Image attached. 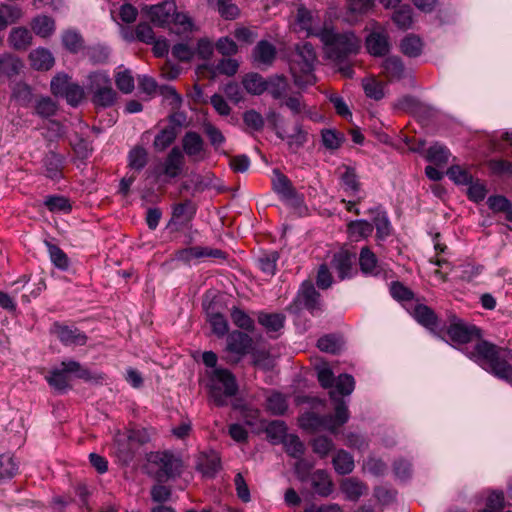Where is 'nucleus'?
<instances>
[{
	"mask_svg": "<svg viewBox=\"0 0 512 512\" xmlns=\"http://www.w3.org/2000/svg\"><path fill=\"white\" fill-rule=\"evenodd\" d=\"M318 38L323 44L326 56L338 65L345 64L340 67V72L345 77H352L353 69L346 62L351 55L358 53L360 39L351 31L338 33L328 25L323 26Z\"/></svg>",
	"mask_w": 512,
	"mask_h": 512,
	"instance_id": "nucleus-1",
	"label": "nucleus"
},
{
	"mask_svg": "<svg viewBox=\"0 0 512 512\" xmlns=\"http://www.w3.org/2000/svg\"><path fill=\"white\" fill-rule=\"evenodd\" d=\"M463 352L468 358L496 377L507 371L505 364L512 359L511 349L497 346L481 338L474 344L465 346Z\"/></svg>",
	"mask_w": 512,
	"mask_h": 512,
	"instance_id": "nucleus-2",
	"label": "nucleus"
},
{
	"mask_svg": "<svg viewBox=\"0 0 512 512\" xmlns=\"http://www.w3.org/2000/svg\"><path fill=\"white\" fill-rule=\"evenodd\" d=\"M316 60V52L311 43L303 42L296 45L289 68L293 82L298 88L305 89L316 83L317 79L314 75Z\"/></svg>",
	"mask_w": 512,
	"mask_h": 512,
	"instance_id": "nucleus-3",
	"label": "nucleus"
},
{
	"mask_svg": "<svg viewBox=\"0 0 512 512\" xmlns=\"http://www.w3.org/2000/svg\"><path fill=\"white\" fill-rule=\"evenodd\" d=\"M331 400L335 402V415H319L315 412H305L299 418L301 428L310 431L328 430L335 433L337 428L349 420V410L346 402L335 397V391L329 392Z\"/></svg>",
	"mask_w": 512,
	"mask_h": 512,
	"instance_id": "nucleus-4",
	"label": "nucleus"
},
{
	"mask_svg": "<svg viewBox=\"0 0 512 512\" xmlns=\"http://www.w3.org/2000/svg\"><path fill=\"white\" fill-rule=\"evenodd\" d=\"M209 397L218 407L225 406L227 399L238 392V384L234 374L226 368H215L206 373Z\"/></svg>",
	"mask_w": 512,
	"mask_h": 512,
	"instance_id": "nucleus-5",
	"label": "nucleus"
},
{
	"mask_svg": "<svg viewBox=\"0 0 512 512\" xmlns=\"http://www.w3.org/2000/svg\"><path fill=\"white\" fill-rule=\"evenodd\" d=\"M304 309L313 316H317L323 311L321 295L308 281L302 283L295 298L286 308L292 314H299Z\"/></svg>",
	"mask_w": 512,
	"mask_h": 512,
	"instance_id": "nucleus-6",
	"label": "nucleus"
},
{
	"mask_svg": "<svg viewBox=\"0 0 512 512\" xmlns=\"http://www.w3.org/2000/svg\"><path fill=\"white\" fill-rule=\"evenodd\" d=\"M253 345V338L247 333L240 330L230 332L226 337L225 351L229 354L226 362L232 365L238 364L251 352Z\"/></svg>",
	"mask_w": 512,
	"mask_h": 512,
	"instance_id": "nucleus-7",
	"label": "nucleus"
},
{
	"mask_svg": "<svg viewBox=\"0 0 512 512\" xmlns=\"http://www.w3.org/2000/svg\"><path fill=\"white\" fill-rule=\"evenodd\" d=\"M317 378L320 385L323 388H332L335 382V397L340 399L338 396L350 395L355 388V381L352 375L350 374H340L337 379H335L334 374L330 368L324 367L318 370Z\"/></svg>",
	"mask_w": 512,
	"mask_h": 512,
	"instance_id": "nucleus-8",
	"label": "nucleus"
},
{
	"mask_svg": "<svg viewBox=\"0 0 512 512\" xmlns=\"http://www.w3.org/2000/svg\"><path fill=\"white\" fill-rule=\"evenodd\" d=\"M205 258L226 260L227 253L221 249L206 246L187 247L175 252V259L188 266L200 263Z\"/></svg>",
	"mask_w": 512,
	"mask_h": 512,
	"instance_id": "nucleus-9",
	"label": "nucleus"
},
{
	"mask_svg": "<svg viewBox=\"0 0 512 512\" xmlns=\"http://www.w3.org/2000/svg\"><path fill=\"white\" fill-rule=\"evenodd\" d=\"M447 335L453 342L469 346L468 344L472 341L476 340L477 342L482 338V331L476 325L454 317L447 328Z\"/></svg>",
	"mask_w": 512,
	"mask_h": 512,
	"instance_id": "nucleus-10",
	"label": "nucleus"
},
{
	"mask_svg": "<svg viewBox=\"0 0 512 512\" xmlns=\"http://www.w3.org/2000/svg\"><path fill=\"white\" fill-rule=\"evenodd\" d=\"M50 333L64 346H84L88 341V336L83 331L60 322L53 323Z\"/></svg>",
	"mask_w": 512,
	"mask_h": 512,
	"instance_id": "nucleus-11",
	"label": "nucleus"
},
{
	"mask_svg": "<svg viewBox=\"0 0 512 512\" xmlns=\"http://www.w3.org/2000/svg\"><path fill=\"white\" fill-rule=\"evenodd\" d=\"M184 165V154L179 147L175 146L169 151L162 165L155 168L154 175L157 178L164 175L167 178L174 179L182 174Z\"/></svg>",
	"mask_w": 512,
	"mask_h": 512,
	"instance_id": "nucleus-12",
	"label": "nucleus"
},
{
	"mask_svg": "<svg viewBox=\"0 0 512 512\" xmlns=\"http://www.w3.org/2000/svg\"><path fill=\"white\" fill-rule=\"evenodd\" d=\"M406 309L418 324L430 332L436 333L440 327V320L431 307L416 301L408 304Z\"/></svg>",
	"mask_w": 512,
	"mask_h": 512,
	"instance_id": "nucleus-13",
	"label": "nucleus"
},
{
	"mask_svg": "<svg viewBox=\"0 0 512 512\" xmlns=\"http://www.w3.org/2000/svg\"><path fill=\"white\" fill-rule=\"evenodd\" d=\"M65 163L64 155L49 150L41 159V174L51 181L59 182L64 178Z\"/></svg>",
	"mask_w": 512,
	"mask_h": 512,
	"instance_id": "nucleus-14",
	"label": "nucleus"
},
{
	"mask_svg": "<svg viewBox=\"0 0 512 512\" xmlns=\"http://www.w3.org/2000/svg\"><path fill=\"white\" fill-rule=\"evenodd\" d=\"M355 260V254L347 250H340L333 254L330 266L336 272L340 281L350 279L357 274V270L354 267Z\"/></svg>",
	"mask_w": 512,
	"mask_h": 512,
	"instance_id": "nucleus-15",
	"label": "nucleus"
},
{
	"mask_svg": "<svg viewBox=\"0 0 512 512\" xmlns=\"http://www.w3.org/2000/svg\"><path fill=\"white\" fill-rule=\"evenodd\" d=\"M150 461L159 467L158 476L174 478L181 473L182 461L170 452L152 454Z\"/></svg>",
	"mask_w": 512,
	"mask_h": 512,
	"instance_id": "nucleus-16",
	"label": "nucleus"
},
{
	"mask_svg": "<svg viewBox=\"0 0 512 512\" xmlns=\"http://www.w3.org/2000/svg\"><path fill=\"white\" fill-rule=\"evenodd\" d=\"M176 11V4L173 1H164L157 5L146 7V13L151 22L165 28L171 24V19Z\"/></svg>",
	"mask_w": 512,
	"mask_h": 512,
	"instance_id": "nucleus-17",
	"label": "nucleus"
},
{
	"mask_svg": "<svg viewBox=\"0 0 512 512\" xmlns=\"http://www.w3.org/2000/svg\"><path fill=\"white\" fill-rule=\"evenodd\" d=\"M371 215L373 228H376V239L379 241L386 240L391 236L393 227L389 219L387 211L382 205L372 207L368 210Z\"/></svg>",
	"mask_w": 512,
	"mask_h": 512,
	"instance_id": "nucleus-18",
	"label": "nucleus"
},
{
	"mask_svg": "<svg viewBox=\"0 0 512 512\" xmlns=\"http://www.w3.org/2000/svg\"><path fill=\"white\" fill-rule=\"evenodd\" d=\"M322 28L317 25L316 19L310 10L304 6L298 8L294 24L296 32H303L306 37L316 36L318 38V33L322 31Z\"/></svg>",
	"mask_w": 512,
	"mask_h": 512,
	"instance_id": "nucleus-19",
	"label": "nucleus"
},
{
	"mask_svg": "<svg viewBox=\"0 0 512 512\" xmlns=\"http://www.w3.org/2000/svg\"><path fill=\"white\" fill-rule=\"evenodd\" d=\"M196 469L204 477L213 478L221 469V459L217 452H201L196 461Z\"/></svg>",
	"mask_w": 512,
	"mask_h": 512,
	"instance_id": "nucleus-20",
	"label": "nucleus"
},
{
	"mask_svg": "<svg viewBox=\"0 0 512 512\" xmlns=\"http://www.w3.org/2000/svg\"><path fill=\"white\" fill-rule=\"evenodd\" d=\"M359 267L365 276L377 277L382 274L383 268L376 254L368 247H362L359 253Z\"/></svg>",
	"mask_w": 512,
	"mask_h": 512,
	"instance_id": "nucleus-21",
	"label": "nucleus"
},
{
	"mask_svg": "<svg viewBox=\"0 0 512 512\" xmlns=\"http://www.w3.org/2000/svg\"><path fill=\"white\" fill-rule=\"evenodd\" d=\"M286 317L282 313H268L260 311L257 313L258 323L265 329L270 337L272 333H277L283 329Z\"/></svg>",
	"mask_w": 512,
	"mask_h": 512,
	"instance_id": "nucleus-22",
	"label": "nucleus"
},
{
	"mask_svg": "<svg viewBox=\"0 0 512 512\" xmlns=\"http://www.w3.org/2000/svg\"><path fill=\"white\" fill-rule=\"evenodd\" d=\"M367 51L373 56H383L389 52L388 36L383 31H374L366 38Z\"/></svg>",
	"mask_w": 512,
	"mask_h": 512,
	"instance_id": "nucleus-23",
	"label": "nucleus"
},
{
	"mask_svg": "<svg viewBox=\"0 0 512 512\" xmlns=\"http://www.w3.org/2000/svg\"><path fill=\"white\" fill-rule=\"evenodd\" d=\"M281 107H286L290 110L293 116H300L304 114L313 119L310 107L305 103L303 95L300 92H295L287 95L280 103Z\"/></svg>",
	"mask_w": 512,
	"mask_h": 512,
	"instance_id": "nucleus-24",
	"label": "nucleus"
},
{
	"mask_svg": "<svg viewBox=\"0 0 512 512\" xmlns=\"http://www.w3.org/2000/svg\"><path fill=\"white\" fill-rule=\"evenodd\" d=\"M197 212V205L190 199L175 204L172 208V218L170 223L176 221L180 224H188L193 220Z\"/></svg>",
	"mask_w": 512,
	"mask_h": 512,
	"instance_id": "nucleus-25",
	"label": "nucleus"
},
{
	"mask_svg": "<svg viewBox=\"0 0 512 512\" xmlns=\"http://www.w3.org/2000/svg\"><path fill=\"white\" fill-rule=\"evenodd\" d=\"M268 94L279 103L288 95L290 84L288 79L283 75H273L267 78Z\"/></svg>",
	"mask_w": 512,
	"mask_h": 512,
	"instance_id": "nucleus-26",
	"label": "nucleus"
},
{
	"mask_svg": "<svg viewBox=\"0 0 512 512\" xmlns=\"http://www.w3.org/2000/svg\"><path fill=\"white\" fill-rule=\"evenodd\" d=\"M207 322L210 324L212 332L218 337L222 338L228 335L229 324L226 317L214 311L213 305L210 303L205 307Z\"/></svg>",
	"mask_w": 512,
	"mask_h": 512,
	"instance_id": "nucleus-27",
	"label": "nucleus"
},
{
	"mask_svg": "<svg viewBox=\"0 0 512 512\" xmlns=\"http://www.w3.org/2000/svg\"><path fill=\"white\" fill-rule=\"evenodd\" d=\"M29 61L35 70L47 71L53 67L55 59L48 49L39 47L30 52Z\"/></svg>",
	"mask_w": 512,
	"mask_h": 512,
	"instance_id": "nucleus-28",
	"label": "nucleus"
},
{
	"mask_svg": "<svg viewBox=\"0 0 512 512\" xmlns=\"http://www.w3.org/2000/svg\"><path fill=\"white\" fill-rule=\"evenodd\" d=\"M61 369L65 371L66 375L74 374L77 378L85 380V381H102L104 380L103 374H98L97 376H93L90 370L84 368L78 361L75 360H65L61 362Z\"/></svg>",
	"mask_w": 512,
	"mask_h": 512,
	"instance_id": "nucleus-29",
	"label": "nucleus"
},
{
	"mask_svg": "<svg viewBox=\"0 0 512 512\" xmlns=\"http://www.w3.org/2000/svg\"><path fill=\"white\" fill-rule=\"evenodd\" d=\"M275 57V46L266 40L259 41L253 49V59L258 65L263 64L269 66L273 63Z\"/></svg>",
	"mask_w": 512,
	"mask_h": 512,
	"instance_id": "nucleus-30",
	"label": "nucleus"
},
{
	"mask_svg": "<svg viewBox=\"0 0 512 512\" xmlns=\"http://www.w3.org/2000/svg\"><path fill=\"white\" fill-rule=\"evenodd\" d=\"M311 485L314 491L322 497L329 496L333 491V483L329 474L322 469L311 474Z\"/></svg>",
	"mask_w": 512,
	"mask_h": 512,
	"instance_id": "nucleus-31",
	"label": "nucleus"
},
{
	"mask_svg": "<svg viewBox=\"0 0 512 512\" xmlns=\"http://www.w3.org/2000/svg\"><path fill=\"white\" fill-rule=\"evenodd\" d=\"M182 147L186 155L197 160L204 149V141L197 132L188 131L183 136Z\"/></svg>",
	"mask_w": 512,
	"mask_h": 512,
	"instance_id": "nucleus-32",
	"label": "nucleus"
},
{
	"mask_svg": "<svg viewBox=\"0 0 512 512\" xmlns=\"http://www.w3.org/2000/svg\"><path fill=\"white\" fill-rule=\"evenodd\" d=\"M343 169L340 176L341 185L348 196H356L361 189L356 170L350 166H344Z\"/></svg>",
	"mask_w": 512,
	"mask_h": 512,
	"instance_id": "nucleus-33",
	"label": "nucleus"
},
{
	"mask_svg": "<svg viewBox=\"0 0 512 512\" xmlns=\"http://www.w3.org/2000/svg\"><path fill=\"white\" fill-rule=\"evenodd\" d=\"M8 42L16 50H26L32 43V34L25 27H16L10 31Z\"/></svg>",
	"mask_w": 512,
	"mask_h": 512,
	"instance_id": "nucleus-34",
	"label": "nucleus"
},
{
	"mask_svg": "<svg viewBox=\"0 0 512 512\" xmlns=\"http://www.w3.org/2000/svg\"><path fill=\"white\" fill-rule=\"evenodd\" d=\"M273 174L272 189L279 196L280 200L283 201L292 194L295 188L293 187L291 180L279 170L275 169Z\"/></svg>",
	"mask_w": 512,
	"mask_h": 512,
	"instance_id": "nucleus-35",
	"label": "nucleus"
},
{
	"mask_svg": "<svg viewBox=\"0 0 512 512\" xmlns=\"http://www.w3.org/2000/svg\"><path fill=\"white\" fill-rule=\"evenodd\" d=\"M115 446L117 456L122 462L129 463L130 461H132L136 448L134 444L127 438L126 434H116Z\"/></svg>",
	"mask_w": 512,
	"mask_h": 512,
	"instance_id": "nucleus-36",
	"label": "nucleus"
},
{
	"mask_svg": "<svg viewBox=\"0 0 512 512\" xmlns=\"http://www.w3.org/2000/svg\"><path fill=\"white\" fill-rule=\"evenodd\" d=\"M383 74L390 80H400L405 73V67L399 57L391 56L386 58L382 64Z\"/></svg>",
	"mask_w": 512,
	"mask_h": 512,
	"instance_id": "nucleus-37",
	"label": "nucleus"
},
{
	"mask_svg": "<svg viewBox=\"0 0 512 512\" xmlns=\"http://www.w3.org/2000/svg\"><path fill=\"white\" fill-rule=\"evenodd\" d=\"M49 258L52 264L61 271H67L70 266V260L67 254L56 244L50 241H44Z\"/></svg>",
	"mask_w": 512,
	"mask_h": 512,
	"instance_id": "nucleus-38",
	"label": "nucleus"
},
{
	"mask_svg": "<svg viewBox=\"0 0 512 512\" xmlns=\"http://www.w3.org/2000/svg\"><path fill=\"white\" fill-rule=\"evenodd\" d=\"M332 463L335 471L339 475L350 474L355 467L353 456L343 449H340L336 452L332 459Z\"/></svg>",
	"mask_w": 512,
	"mask_h": 512,
	"instance_id": "nucleus-39",
	"label": "nucleus"
},
{
	"mask_svg": "<svg viewBox=\"0 0 512 512\" xmlns=\"http://www.w3.org/2000/svg\"><path fill=\"white\" fill-rule=\"evenodd\" d=\"M400 50L407 57H418L422 53L423 42L419 36L415 34H408L401 40Z\"/></svg>",
	"mask_w": 512,
	"mask_h": 512,
	"instance_id": "nucleus-40",
	"label": "nucleus"
},
{
	"mask_svg": "<svg viewBox=\"0 0 512 512\" xmlns=\"http://www.w3.org/2000/svg\"><path fill=\"white\" fill-rule=\"evenodd\" d=\"M267 79L258 73H248L242 79L245 90L252 95H261L267 89Z\"/></svg>",
	"mask_w": 512,
	"mask_h": 512,
	"instance_id": "nucleus-41",
	"label": "nucleus"
},
{
	"mask_svg": "<svg viewBox=\"0 0 512 512\" xmlns=\"http://www.w3.org/2000/svg\"><path fill=\"white\" fill-rule=\"evenodd\" d=\"M171 23L174 26L171 28V31L177 35H186L195 30L192 18L183 12L175 11V14L171 19Z\"/></svg>",
	"mask_w": 512,
	"mask_h": 512,
	"instance_id": "nucleus-42",
	"label": "nucleus"
},
{
	"mask_svg": "<svg viewBox=\"0 0 512 512\" xmlns=\"http://www.w3.org/2000/svg\"><path fill=\"white\" fill-rule=\"evenodd\" d=\"M340 487L346 498L351 501H357L367 489L363 482L355 478L343 480Z\"/></svg>",
	"mask_w": 512,
	"mask_h": 512,
	"instance_id": "nucleus-43",
	"label": "nucleus"
},
{
	"mask_svg": "<svg viewBox=\"0 0 512 512\" xmlns=\"http://www.w3.org/2000/svg\"><path fill=\"white\" fill-rule=\"evenodd\" d=\"M276 135L286 140L287 144L292 149H299L307 142V132L304 131L302 124L297 120L294 126V133L290 135H284L282 132L277 131Z\"/></svg>",
	"mask_w": 512,
	"mask_h": 512,
	"instance_id": "nucleus-44",
	"label": "nucleus"
},
{
	"mask_svg": "<svg viewBox=\"0 0 512 512\" xmlns=\"http://www.w3.org/2000/svg\"><path fill=\"white\" fill-rule=\"evenodd\" d=\"M128 167L136 172L142 171L148 163V152L142 146H135L128 153Z\"/></svg>",
	"mask_w": 512,
	"mask_h": 512,
	"instance_id": "nucleus-45",
	"label": "nucleus"
},
{
	"mask_svg": "<svg viewBox=\"0 0 512 512\" xmlns=\"http://www.w3.org/2000/svg\"><path fill=\"white\" fill-rule=\"evenodd\" d=\"M344 345L341 336L336 334H326L318 339L317 347L322 351L330 354H338Z\"/></svg>",
	"mask_w": 512,
	"mask_h": 512,
	"instance_id": "nucleus-46",
	"label": "nucleus"
},
{
	"mask_svg": "<svg viewBox=\"0 0 512 512\" xmlns=\"http://www.w3.org/2000/svg\"><path fill=\"white\" fill-rule=\"evenodd\" d=\"M349 235L358 241L360 239L368 238L373 232V225L367 220H353L347 225Z\"/></svg>",
	"mask_w": 512,
	"mask_h": 512,
	"instance_id": "nucleus-47",
	"label": "nucleus"
},
{
	"mask_svg": "<svg viewBox=\"0 0 512 512\" xmlns=\"http://www.w3.org/2000/svg\"><path fill=\"white\" fill-rule=\"evenodd\" d=\"M265 432L268 440L274 445L282 443L289 435L287 434V427L285 423L281 420H273L269 422Z\"/></svg>",
	"mask_w": 512,
	"mask_h": 512,
	"instance_id": "nucleus-48",
	"label": "nucleus"
},
{
	"mask_svg": "<svg viewBox=\"0 0 512 512\" xmlns=\"http://www.w3.org/2000/svg\"><path fill=\"white\" fill-rule=\"evenodd\" d=\"M117 93L113 89L112 84L92 93V102L96 106L103 108L111 107L115 104Z\"/></svg>",
	"mask_w": 512,
	"mask_h": 512,
	"instance_id": "nucleus-49",
	"label": "nucleus"
},
{
	"mask_svg": "<svg viewBox=\"0 0 512 512\" xmlns=\"http://www.w3.org/2000/svg\"><path fill=\"white\" fill-rule=\"evenodd\" d=\"M31 26L36 35L46 38L53 34L55 21L49 16L40 15L33 19Z\"/></svg>",
	"mask_w": 512,
	"mask_h": 512,
	"instance_id": "nucleus-50",
	"label": "nucleus"
},
{
	"mask_svg": "<svg viewBox=\"0 0 512 512\" xmlns=\"http://www.w3.org/2000/svg\"><path fill=\"white\" fill-rule=\"evenodd\" d=\"M45 207L52 213H70L72 205L68 198L62 195H49L44 200Z\"/></svg>",
	"mask_w": 512,
	"mask_h": 512,
	"instance_id": "nucleus-51",
	"label": "nucleus"
},
{
	"mask_svg": "<svg viewBox=\"0 0 512 512\" xmlns=\"http://www.w3.org/2000/svg\"><path fill=\"white\" fill-rule=\"evenodd\" d=\"M230 317L233 324L238 328L248 332L254 331V320L241 308L233 306L230 309Z\"/></svg>",
	"mask_w": 512,
	"mask_h": 512,
	"instance_id": "nucleus-52",
	"label": "nucleus"
},
{
	"mask_svg": "<svg viewBox=\"0 0 512 512\" xmlns=\"http://www.w3.org/2000/svg\"><path fill=\"white\" fill-rule=\"evenodd\" d=\"M22 67V61L15 55L4 54L0 57V73L8 77L17 75Z\"/></svg>",
	"mask_w": 512,
	"mask_h": 512,
	"instance_id": "nucleus-53",
	"label": "nucleus"
},
{
	"mask_svg": "<svg viewBox=\"0 0 512 512\" xmlns=\"http://www.w3.org/2000/svg\"><path fill=\"white\" fill-rule=\"evenodd\" d=\"M122 68V65L119 66L115 73V84L122 93L130 94L135 88L134 77L131 70Z\"/></svg>",
	"mask_w": 512,
	"mask_h": 512,
	"instance_id": "nucleus-54",
	"label": "nucleus"
},
{
	"mask_svg": "<svg viewBox=\"0 0 512 512\" xmlns=\"http://www.w3.org/2000/svg\"><path fill=\"white\" fill-rule=\"evenodd\" d=\"M177 131L174 126H167L159 131L155 136L153 146L157 151H164L176 139Z\"/></svg>",
	"mask_w": 512,
	"mask_h": 512,
	"instance_id": "nucleus-55",
	"label": "nucleus"
},
{
	"mask_svg": "<svg viewBox=\"0 0 512 512\" xmlns=\"http://www.w3.org/2000/svg\"><path fill=\"white\" fill-rule=\"evenodd\" d=\"M362 87L365 95L370 99L379 101L385 97L384 83L375 78H364L362 80Z\"/></svg>",
	"mask_w": 512,
	"mask_h": 512,
	"instance_id": "nucleus-56",
	"label": "nucleus"
},
{
	"mask_svg": "<svg viewBox=\"0 0 512 512\" xmlns=\"http://www.w3.org/2000/svg\"><path fill=\"white\" fill-rule=\"evenodd\" d=\"M393 108L399 111L419 113L425 109L424 105L414 96L405 95L394 102Z\"/></svg>",
	"mask_w": 512,
	"mask_h": 512,
	"instance_id": "nucleus-57",
	"label": "nucleus"
},
{
	"mask_svg": "<svg viewBox=\"0 0 512 512\" xmlns=\"http://www.w3.org/2000/svg\"><path fill=\"white\" fill-rule=\"evenodd\" d=\"M112 84L111 78L105 71L92 72L87 77V89L92 94L105 86Z\"/></svg>",
	"mask_w": 512,
	"mask_h": 512,
	"instance_id": "nucleus-58",
	"label": "nucleus"
},
{
	"mask_svg": "<svg viewBox=\"0 0 512 512\" xmlns=\"http://www.w3.org/2000/svg\"><path fill=\"white\" fill-rule=\"evenodd\" d=\"M266 409L273 415H282L288 409L285 396L279 392H273L266 400Z\"/></svg>",
	"mask_w": 512,
	"mask_h": 512,
	"instance_id": "nucleus-59",
	"label": "nucleus"
},
{
	"mask_svg": "<svg viewBox=\"0 0 512 512\" xmlns=\"http://www.w3.org/2000/svg\"><path fill=\"white\" fill-rule=\"evenodd\" d=\"M450 152L449 149L440 144L435 143L431 145L427 150V160L436 165L446 164L449 160Z\"/></svg>",
	"mask_w": 512,
	"mask_h": 512,
	"instance_id": "nucleus-60",
	"label": "nucleus"
},
{
	"mask_svg": "<svg viewBox=\"0 0 512 512\" xmlns=\"http://www.w3.org/2000/svg\"><path fill=\"white\" fill-rule=\"evenodd\" d=\"M62 44L71 53H78L83 47V38L75 30H66L62 34Z\"/></svg>",
	"mask_w": 512,
	"mask_h": 512,
	"instance_id": "nucleus-61",
	"label": "nucleus"
},
{
	"mask_svg": "<svg viewBox=\"0 0 512 512\" xmlns=\"http://www.w3.org/2000/svg\"><path fill=\"white\" fill-rule=\"evenodd\" d=\"M282 444L286 453L292 458H301L305 452V446L297 435L289 434Z\"/></svg>",
	"mask_w": 512,
	"mask_h": 512,
	"instance_id": "nucleus-62",
	"label": "nucleus"
},
{
	"mask_svg": "<svg viewBox=\"0 0 512 512\" xmlns=\"http://www.w3.org/2000/svg\"><path fill=\"white\" fill-rule=\"evenodd\" d=\"M392 20L399 29L406 30L412 25V8L409 5H402L392 15Z\"/></svg>",
	"mask_w": 512,
	"mask_h": 512,
	"instance_id": "nucleus-63",
	"label": "nucleus"
},
{
	"mask_svg": "<svg viewBox=\"0 0 512 512\" xmlns=\"http://www.w3.org/2000/svg\"><path fill=\"white\" fill-rule=\"evenodd\" d=\"M45 379L48 384L57 391L64 392L69 387L68 376L62 369H53Z\"/></svg>",
	"mask_w": 512,
	"mask_h": 512,
	"instance_id": "nucleus-64",
	"label": "nucleus"
}]
</instances>
